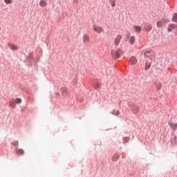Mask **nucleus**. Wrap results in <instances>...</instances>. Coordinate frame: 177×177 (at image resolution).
<instances>
[{
  "instance_id": "nucleus-1",
  "label": "nucleus",
  "mask_w": 177,
  "mask_h": 177,
  "mask_svg": "<svg viewBox=\"0 0 177 177\" xmlns=\"http://www.w3.org/2000/svg\"><path fill=\"white\" fill-rule=\"evenodd\" d=\"M122 55H124V53L121 49H118L116 50H113L111 51L112 59H114V60H115V59H120Z\"/></svg>"
},
{
  "instance_id": "nucleus-2",
  "label": "nucleus",
  "mask_w": 177,
  "mask_h": 177,
  "mask_svg": "<svg viewBox=\"0 0 177 177\" xmlns=\"http://www.w3.org/2000/svg\"><path fill=\"white\" fill-rule=\"evenodd\" d=\"M93 30L94 32L97 34H100L102 32H104V29L102 26H99L97 25L93 26Z\"/></svg>"
},
{
  "instance_id": "nucleus-3",
  "label": "nucleus",
  "mask_w": 177,
  "mask_h": 177,
  "mask_svg": "<svg viewBox=\"0 0 177 177\" xmlns=\"http://www.w3.org/2000/svg\"><path fill=\"white\" fill-rule=\"evenodd\" d=\"M121 39H122V35H118L117 37L114 39L115 46H118V45H120V42L121 41Z\"/></svg>"
},
{
  "instance_id": "nucleus-4",
  "label": "nucleus",
  "mask_w": 177,
  "mask_h": 177,
  "mask_svg": "<svg viewBox=\"0 0 177 177\" xmlns=\"http://www.w3.org/2000/svg\"><path fill=\"white\" fill-rule=\"evenodd\" d=\"M129 63L131 66H135V64H138V59L136 57H131L129 58Z\"/></svg>"
},
{
  "instance_id": "nucleus-5",
  "label": "nucleus",
  "mask_w": 177,
  "mask_h": 177,
  "mask_svg": "<svg viewBox=\"0 0 177 177\" xmlns=\"http://www.w3.org/2000/svg\"><path fill=\"white\" fill-rule=\"evenodd\" d=\"M90 38L89 35H83V43L84 45H88L89 44Z\"/></svg>"
},
{
  "instance_id": "nucleus-6",
  "label": "nucleus",
  "mask_w": 177,
  "mask_h": 177,
  "mask_svg": "<svg viewBox=\"0 0 177 177\" xmlns=\"http://www.w3.org/2000/svg\"><path fill=\"white\" fill-rule=\"evenodd\" d=\"M150 67H151V60H147L145 65V70L147 71V70H150Z\"/></svg>"
},
{
  "instance_id": "nucleus-7",
  "label": "nucleus",
  "mask_w": 177,
  "mask_h": 177,
  "mask_svg": "<svg viewBox=\"0 0 177 177\" xmlns=\"http://www.w3.org/2000/svg\"><path fill=\"white\" fill-rule=\"evenodd\" d=\"M165 22H166L165 19L158 21L156 23L157 27L158 28L162 27L164 24H165Z\"/></svg>"
},
{
  "instance_id": "nucleus-8",
  "label": "nucleus",
  "mask_w": 177,
  "mask_h": 177,
  "mask_svg": "<svg viewBox=\"0 0 177 177\" xmlns=\"http://www.w3.org/2000/svg\"><path fill=\"white\" fill-rule=\"evenodd\" d=\"M133 28L135 31V32H142V27H140V26H138V25H134L133 26Z\"/></svg>"
},
{
  "instance_id": "nucleus-9",
  "label": "nucleus",
  "mask_w": 177,
  "mask_h": 177,
  "mask_svg": "<svg viewBox=\"0 0 177 177\" xmlns=\"http://www.w3.org/2000/svg\"><path fill=\"white\" fill-rule=\"evenodd\" d=\"M175 28H176V25H175L174 24H171L168 26L167 31L169 32H171V31H173V30H175Z\"/></svg>"
},
{
  "instance_id": "nucleus-10",
  "label": "nucleus",
  "mask_w": 177,
  "mask_h": 177,
  "mask_svg": "<svg viewBox=\"0 0 177 177\" xmlns=\"http://www.w3.org/2000/svg\"><path fill=\"white\" fill-rule=\"evenodd\" d=\"M48 5V3H46V0H40L39 1V6L41 8H45V6H46Z\"/></svg>"
},
{
  "instance_id": "nucleus-11",
  "label": "nucleus",
  "mask_w": 177,
  "mask_h": 177,
  "mask_svg": "<svg viewBox=\"0 0 177 177\" xmlns=\"http://www.w3.org/2000/svg\"><path fill=\"white\" fill-rule=\"evenodd\" d=\"M169 127L173 129V131H176L177 129V124L176 123H169Z\"/></svg>"
},
{
  "instance_id": "nucleus-12",
  "label": "nucleus",
  "mask_w": 177,
  "mask_h": 177,
  "mask_svg": "<svg viewBox=\"0 0 177 177\" xmlns=\"http://www.w3.org/2000/svg\"><path fill=\"white\" fill-rule=\"evenodd\" d=\"M9 106L12 109H15L16 107V102L15 101V100H12V101L9 102Z\"/></svg>"
},
{
  "instance_id": "nucleus-13",
  "label": "nucleus",
  "mask_w": 177,
  "mask_h": 177,
  "mask_svg": "<svg viewBox=\"0 0 177 177\" xmlns=\"http://www.w3.org/2000/svg\"><path fill=\"white\" fill-rule=\"evenodd\" d=\"M135 41H136L135 36H131L129 39V42H130L131 45H133V44H135Z\"/></svg>"
},
{
  "instance_id": "nucleus-14",
  "label": "nucleus",
  "mask_w": 177,
  "mask_h": 177,
  "mask_svg": "<svg viewBox=\"0 0 177 177\" xmlns=\"http://www.w3.org/2000/svg\"><path fill=\"white\" fill-rule=\"evenodd\" d=\"M151 28H153V26L151 25H147L145 27V30L149 32V31H151Z\"/></svg>"
},
{
  "instance_id": "nucleus-15",
  "label": "nucleus",
  "mask_w": 177,
  "mask_h": 177,
  "mask_svg": "<svg viewBox=\"0 0 177 177\" xmlns=\"http://www.w3.org/2000/svg\"><path fill=\"white\" fill-rule=\"evenodd\" d=\"M109 2L112 8L115 6V0H109Z\"/></svg>"
},
{
  "instance_id": "nucleus-16",
  "label": "nucleus",
  "mask_w": 177,
  "mask_h": 177,
  "mask_svg": "<svg viewBox=\"0 0 177 177\" xmlns=\"http://www.w3.org/2000/svg\"><path fill=\"white\" fill-rule=\"evenodd\" d=\"M144 56H145V57H150V56H151V52L147 51V52L145 53Z\"/></svg>"
},
{
  "instance_id": "nucleus-17",
  "label": "nucleus",
  "mask_w": 177,
  "mask_h": 177,
  "mask_svg": "<svg viewBox=\"0 0 177 177\" xmlns=\"http://www.w3.org/2000/svg\"><path fill=\"white\" fill-rule=\"evenodd\" d=\"M133 110L136 113L139 112V106H138L137 105H133Z\"/></svg>"
},
{
  "instance_id": "nucleus-18",
  "label": "nucleus",
  "mask_w": 177,
  "mask_h": 177,
  "mask_svg": "<svg viewBox=\"0 0 177 177\" xmlns=\"http://www.w3.org/2000/svg\"><path fill=\"white\" fill-rule=\"evenodd\" d=\"M10 48L12 49V50H17V46H15L14 44H10Z\"/></svg>"
},
{
  "instance_id": "nucleus-19",
  "label": "nucleus",
  "mask_w": 177,
  "mask_h": 177,
  "mask_svg": "<svg viewBox=\"0 0 177 177\" xmlns=\"http://www.w3.org/2000/svg\"><path fill=\"white\" fill-rule=\"evenodd\" d=\"M172 21L175 23H177V13L174 14Z\"/></svg>"
},
{
  "instance_id": "nucleus-20",
  "label": "nucleus",
  "mask_w": 177,
  "mask_h": 177,
  "mask_svg": "<svg viewBox=\"0 0 177 177\" xmlns=\"http://www.w3.org/2000/svg\"><path fill=\"white\" fill-rule=\"evenodd\" d=\"M161 86H162L161 83H157L156 85L157 91H160V89H161Z\"/></svg>"
},
{
  "instance_id": "nucleus-21",
  "label": "nucleus",
  "mask_w": 177,
  "mask_h": 177,
  "mask_svg": "<svg viewBox=\"0 0 177 177\" xmlns=\"http://www.w3.org/2000/svg\"><path fill=\"white\" fill-rule=\"evenodd\" d=\"M15 102L17 104H20V103H21V99L17 98L16 100H15Z\"/></svg>"
},
{
  "instance_id": "nucleus-22",
  "label": "nucleus",
  "mask_w": 177,
  "mask_h": 177,
  "mask_svg": "<svg viewBox=\"0 0 177 177\" xmlns=\"http://www.w3.org/2000/svg\"><path fill=\"white\" fill-rule=\"evenodd\" d=\"M17 153L18 154H24V151L23 149H17Z\"/></svg>"
},
{
  "instance_id": "nucleus-23",
  "label": "nucleus",
  "mask_w": 177,
  "mask_h": 177,
  "mask_svg": "<svg viewBox=\"0 0 177 177\" xmlns=\"http://www.w3.org/2000/svg\"><path fill=\"white\" fill-rule=\"evenodd\" d=\"M4 2L8 5L12 3V0H4Z\"/></svg>"
},
{
  "instance_id": "nucleus-24",
  "label": "nucleus",
  "mask_w": 177,
  "mask_h": 177,
  "mask_svg": "<svg viewBox=\"0 0 177 177\" xmlns=\"http://www.w3.org/2000/svg\"><path fill=\"white\" fill-rule=\"evenodd\" d=\"M173 140H174V142L173 143H176V136H175L174 137Z\"/></svg>"
},
{
  "instance_id": "nucleus-25",
  "label": "nucleus",
  "mask_w": 177,
  "mask_h": 177,
  "mask_svg": "<svg viewBox=\"0 0 177 177\" xmlns=\"http://www.w3.org/2000/svg\"><path fill=\"white\" fill-rule=\"evenodd\" d=\"M100 86V84L99 83L97 84V87L99 88Z\"/></svg>"
},
{
  "instance_id": "nucleus-26",
  "label": "nucleus",
  "mask_w": 177,
  "mask_h": 177,
  "mask_svg": "<svg viewBox=\"0 0 177 177\" xmlns=\"http://www.w3.org/2000/svg\"><path fill=\"white\" fill-rule=\"evenodd\" d=\"M0 31H1V27H0Z\"/></svg>"
}]
</instances>
